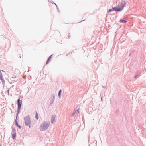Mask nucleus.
Masks as SVG:
<instances>
[{"label": "nucleus", "instance_id": "nucleus-1", "mask_svg": "<svg viewBox=\"0 0 146 146\" xmlns=\"http://www.w3.org/2000/svg\"><path fill=\"white\" fill-rule=\"evenodd\" d=\"M50 124L49 122H44L40 125V130L42 131L46 130L49 127Z\"/></svg>", "mask_w": 146, "mask_h": 146}, {"label": "nucleus", "instance_id": "nucleus-2", "mask_svg": "<svg viewBox=\"0 0 146 146\" xmlns=\"http://www.w3.org/2000/svg\"><path fill=\"white\" fill-rule=\"evenodd\" d=\"M24 120L26 126H29L31 124V120L29 115L25 117L24 118Z\"/></svg>", "mask_w": 146, "mask_h": 146}, {"label": "nucleus", "instance_id": "nucleus-3", "mask_svg": "<svg viewBox=\"0 0 146 146\" xmlns=\"http://www.w3.org/2000/svg\"><path fill=\"white\" fill-rule=\"evenodd\" d=\"M126 4V2L125 0H122L121 3H119L117 5V7L118 9H122V11L123 10L124 7L125 6Z\"/></svg>", "mask_w": 146, "mask_h": 146}, {"label": "nucleus", "instance_id": "nucleus-4", "mask_svg": "<svg viewBox=\"0 0 146 146\" xmlns=\"http://www.w3.org/2000/svg\"><path fill=\"white\" fill-rule=\"evenodd\" d=\"M55 95L54 94H52L51 95V98H50V104L51 105H52L53 104L55 100Z\"/></svg>", "mask_w": 146, "mask_h": 146}, {"label": "nucleus", "instance_id": "nucleus-5", "mask_svg": "<svg viewBox=\"0 0 146 146\" xmlns=\"http://www.w3.org/2000/svg\"><path fill=\"white\" fill-rule=\"evenodd\" d=\"M112 9L113 11H115L116 12H120L122 11V9H119V10L118 9L117 7L116 6L115 7H112Z\"/></svg>", "mask_w": 146, "mask_h": 146}, {"label": "nucleus", "instance_id": "nucleus-6", "mask_svg": "<svg viewBox=\"0 0 146 146\" xmlns=\"http://www.w3.org/2000/svg\"><path fill=\"white\" fill-rule=\"evenodd\" d=\"M21 106H18L17 109V117L18 116V115L20 113V111Z\"/></svg>", "mask_w": 146, "mask_h": 146}, {"label": "nucleus", "instance_id": "nucleus-7", "mask_svg": "<svg viewBox=\"0 0 146 146\" xmlns=\"http://www.w3.org/2000/svg\"><path fill=\"white\" fill-rule=\"evenodd\" d=\"M56 117V115H52L51 118V123L52 124L53 123L54 121L55 118Z\"/></svg>", "mask_w": 146, "mask_h": 146}, {"label": "nucleus", "instance_id": "nucleus-8", "mask_svg": "<svg viewBox=\"0 0 146 146\" xmlns=\"http://www.w3.org/2000/svg\"><path fill=\"white\" fill-rule=\"evenodd\" d=\"M17 105L18 106H21L22 102L20 100V98H19L17 100Z\"/></svg>", "mask_w": 146, "mask_h": 146}, {"label": "nucleus", "instance_id": "nucleus-9", "mask_svg": "<svg viewBox=\"0 0 146 146\" xmlns=\"http://www.w3.org/2000/svg\"><path fill=\"white\" fill-rule=\"evenodd\" d=\"M52 55V54L48 58V59L47 60L46 62V64H47L51 60V56Z\"/></svg>", "mask_w": 146, "mask_h": 146}, {"label": "nucleus", "instance_id": "nucleus-10", "mask_svg": "<svg viewBox=\"0 0 146 146\" xmlns=\"http://www.w3.org/2000/svg\"><path fill=\"white\" fill-rule=\"evenodd\" d=\"M12 138L13 139H15L16 137V133H12Z\"/></svg>", "mask_w": 146, "mask_h": 146}, {"label": "nucleus", "instance_id": "nucleus-11", "mask_svg": "<svg viewBox=\"0 0 146 146\" xmlns=\"http://www.w3.org/2000/svg\"><path fill=\"white\" fill-rule=\"evenodd\" d=\"M119 21L120 23H126L127 22V21L126 20H124V19H120V20Z\"/></svg>", "mask_w": 146, "mask_h": 146}, {"label": "nucleus", "instance_id": "nucleus-12", "mask_svg": "<svg viewBox=\"0 0 146 146\" xmlns=\"http://www.w3.org/2000/svg\"><path fill=\"white\" fill-rule=\"evenodd\" d=\"M12 133H16V130L15 128L13 127H12Z\"/></svg>", "mask_w": 146, "mask_h": 146}, {"label": "nucleus", "instance_id": "nucleus-13", "mask_svg": "<svg viewBox=\"0 0 146 146\" xmlns=\"http://www.w3.org/2000/svg\"><path fill=\"white\" fill-rule=\"evenodd\" d=\"M35 117L37 120H38L39 119V117L36 111V114L35 115Z\"/></svg>", "mask_w": 146, "mask_h": 146}, {"label": "nucleus", "instance_id": "nucleus-14", "mask_svg": "<svg viewBox=\"0 0 146 146\" xmlns=\"http://www.w3.org/2000/svg\"><path fill=\"white\" fill-rule=\"evenodd\" d=\"M62 92V90H59L58 93V96H59V98H60V95Z\"/></svg>", "mask_w": 146, "mask_h": 146}, {"label": "nucleus", "instance_id": "nucleus-15", "mask_svg": "<svg viewBox=\"0 0 146 146\" xmlns=\"http://www.w3.org/2000/svg\"><path fill=\"white\" fill-rule=\"evenodd\" d=\"M16 125L19 129H20L21 128V126L20 125H19L17 123H16Z\"/></svg>", "mask_w": 146, "mask_h": 146}, {"label": "nucleus", "instance_id": "nucleus-16", "mask_svg": "<svg viewBox=\"0 0 146 146\" xmlns=\"http://www.w3.org/2000/svg\"><path fill=\"white\" fill-rule=\"evenodd\" d=\"M113 10L112 9H109L108 11V13H110L111 12V11H113Z\"/></svg>", "mask_w": 146, "mask_h": 146}, {"label": "nucleus", "instance_id": "nucleus-17", "mask_svg": "<svg viewBox=\"0 0 146 146\" xmlns=\"http://www.w3.org/2000/svg\"><path fill=\"white\" fill-rule=\"evenodd\" d=\"M76 113V111H75V110L73 112V113L72 114V116H74V115L75 114V113Z\"/></svg>", "mask_w": 146, "mask_h": 146}, {"label": "nucleus", "instance_id": "nucleus-18", "mask_svg": "<svg viewBox=\"0 0 146 146\" xmlns=\"http://www.w3.org/2000/svg\"><path fill=\"white\" fill-rule=\"evenodd\" d=\"M0 73L1 74H0V80H1V79H2V78H3L2 75L1 73L0 72Z\"/></svg>", "mask_w": 146, "mask_h": 146}, {"label": "nucleus", "instance_id": "nucleus-19", "mask_svg": "<svg viewBox=\"0 0 146 146\" xmlns=\"http://www.w3.org/2000/svg\"><path fill=\"white\" fill-rule=\"evenodd\" d=\"M68 38H69L70 37V33H68Z\"/></svg>", "mask_w": 146, "mask_h": 146}, {"label": "nucleus", "instance_id": "nucleus-20", "mask_svg": "<svg viewBox=\"0 0 146 146\" xmlns=\"http://www.w3.org/2000/svg\"><path fill=\"white\" fill-rule=\"evenodd\" d=\"M1 80L2 82H5V80H4L3 77L2 78V79H1Z\"/></svg>", "mask_w": 146, "mask_h": 146}, {"label": "nucleus", "instance_id": "nucleus-21", "mask_svg": "<svg viewBox=\"0 0 146 146\" xmlns=\"http://www.w3.org/2000/svg\"><path fill=\"white\" fill-rule=\"evenodd\" d=\"M80 109L79 108H78L77 110V112H78V113H79V111Z\"/></svg>", "mask_w": 146, "mask_h": 146}, {"label": "nucleus", "instance_id": "nucleus-22", "mask_svg": "<svg viewBox=\"0 0 146 146\" xmlns=\"http://www.w3.org/2000/svg\"><path fill=\"white\" fill-rule=\"evenodd\" d=\"M17 117H16V120H15V123H16H16H18V121H17Z\"/></svg>", "mask_w": 146, "mask_h": 146}, {"label": "nucleus", "instance_id": "nucleus-23", "mask_svg": "<svg viewBox=\"0 0 146 146\" xmlns=\"http://www.w3.org/2000/svg\"><path fill=\"white\" fill-rule=\"evenodd\" d=\"M138 76V75L137 74L134 77V78H136L137 76Z\"/></svg>", "mask_w": 146, "mask_h": 146}, {"label": "nucleus", "instance_id": "nucleus-24", "mask_svg": "<svg viewBox=\"0 0 146 146\" xmlns=\"http://www.w3.org/2000/svg\"><path fill=\"white\" fill-rule=\"evenodd\" d=\"M9 90H10V89L9 88L7 90V92H8V94H9Z\"/></svg>", "mask_w": 146, "mask_h": 146}, {"label": "nucleus", "instance_id": "nucleus-25", "mask_svg": "<svg viewBox=\"0 0 146 146\" xmlns=\"http://www.w3.org/2000/svg\"><path fill=\"white\" fill-rule=\"evenodd\" d=\"M51 3H54V4H55V5H56V7H57V5L56 4H55V3H52V2H51Z\"/></svg>", "mask_w": 146, "mask_h": 146}, {"label": "nucleus", "instance_id": "nucleus-26", "mask_svg": "<svg viewBox=\"0 0 146 146\" xmlns=\"http://www.w3.org/2000/svg\"><path fill=\"white\" fill-rule=\"evenodd\" d=\"M57 9H58V11H59V9H58V8H57Z\"/></svg>", "mask_w": 146, "mask_h": 146}, {"label": "nucleus", "instance_id": "nucleus-27", "mask_svg": "<svg viewBox=\"0 0 146 146\" xmlns=\"http://www.w3.org/2000/svg\"><path fill=\"white\" fill-rule=\"evenodd\" d=\"M16 78V76H15L14 77H12V78Z\"/></svg>", "mask_w": 146, "mask_h": 146}, {"label": "nucleus", "instance_id": "nucleus-28", "mask_svg": "<svg viewBox=\"0 0 146 146\" xmlns=\"http://www.w3.org/2000/svg\"><path fill=\"white\" fill-rule=\"evenodd\" d=\"M29 125V128H30V127H31V126H30V125Z\"/></svg>", "mask_w": 146, "mask_h": 146}, {"label": "nucleus", "instance_id": "nucleus-29", "mask_svg": "<svg viewBox=\"0 0 146 146\" xmlns=\"http://www.w3.org/2000/svg\"><path fill=\"white\" fill-rule=\"evenodd\" d=\"M102 87L104 88H105V87H104V86H103Z\"/></svg>", "mask_w": 146, "mask_h": 146}, {"label": "nucleus", "instance_id": "nucleus-30", "mask_svg": "<svg viewBox=\"0 0 146 146\" xmlns=\"http://www.w3.org/2000/svg\"><path fill=\"white\" fill-rule=\"evenodd\" d=\"M101 99L102 101V98H101Z\"/></svg>", "mask_w": 146, "mask_h": 146}, {"label": "nucleus", "instance_id": "nucleus-31", "mask_svg": "<svg viewBox=\"0 0 146 146\" xmlns=\"http://www.w3.org/2000/svg\"><path fill=\"white\" fill-rule=\"evenodd\" d=\"M84 21V20H82V21Z\"/></svg>", "mask_w": 146, "mask_h": 146}, {"label": "nucleus", "instance_id": "nucleus-32", "mask_svg": "<svg viewBox=\"0 0 146 146\" xmlns=\"http://www.w3.org/2000/svg\"><path fill=\"white\" fill-rule=\"evenodd\" d=\"M0 146H1L0 145Z\"/></svg>", "mask_w": 146, "mask_h": 146}]
</instances>
